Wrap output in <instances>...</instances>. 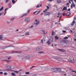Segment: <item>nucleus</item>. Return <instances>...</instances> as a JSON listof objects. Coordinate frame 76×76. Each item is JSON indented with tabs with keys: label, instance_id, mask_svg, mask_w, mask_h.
I'll use <instances>...</instances> for the list:
<instances>
[{
	"label": "nucleus",
	"instance_id": "nucleus-51",
	"mask_svg": "<svg viewBox=\"0 0 76 76\" xmlns=\"http://www.w3.org/2000/svg\"><path fill=\"white\" fill-rule=\"evenodd\" d=\"M46 7L47 8V9H48L49 8V7H48V6H47Z\"/></svg>",
	"mask_w": 76,
	"mask_h": 76
},
{
	"label": "nucleus",
	"instance_id": "nucleus-35",
	"mask_svg": "<svg viewBox=\"0 0 76 76\" xmlns=\"http://www.w3.org/2000/svg\"><path fill=\"white\" fill-rule=\"evenodd\" d=\"M9 9V8H6L5 9V12H6V10H8Z\"/></svg>",
	"mask_w": 76,
	"mask_h": 76
},
{
	"label": "nucleus",
	"instance_id": "nucleus-25",
	"mask_svg": "<svg viewBox=\"0 0 76 76\" xmlns=\"http://www.w3.org/2000/svg\"><path fill=\"white\" fill-rule=\"evenodd\" d=\"M55 38L56 39H58V37L57 36H55Z\"/></svg>",
	"mask_w": 76,
	"mask_h": 76
},
{
	"label": "nucleus",
	"instance_id": "nucleus-8",
	"mask_svg": "<svg viewBox=\"0 0 76 76\" xmlns=\"http://www.w3.org/2000/svg\"><path fill=\"white\" fill-rule=\"evenodd\" d=\"M51 70L52 72H56L57 71V68H52L51 69Z\"/></svg>",
	"mask_w": 76,
	"mask_h": 76
},
{
	"label": "nucleus",
	"instance_id": "nucleus-57",
	"mask_svg": "<svg viewBox=\"0 0 76 76\" xmlns=\"http://www.w3.org/2000/svg\"><path fill=\"white\" fill-rule=\"evenodd\" d=\"M22 69H21L20 70L18 71V72H20V71H22Z\"/></svg>",
	"mask_w": 76,
	"mask_h": 76
},
{
	"label": "nucleus",
	"instance_id": "nucleus-7",
	"mask_svg": "<svg viewBox=\"0 0 76 76\" xmlns=\"http://www.w3.org/2000/svg\"><path fill=\"white\" fill-rule=\"evenodd\" d=\"M58 50L61 52H66V50L63 49H58Z\"/></svg>",
	"mask_w": 76,
	"mask_h": 76
},
{
	"label": "nucleus",
	"instance_id": "nucleus-32",
	"mask_svg": "<svg viewBox=\"0 0 76 76\" xmlns=\"http://www.w3.org/2000/svg\"><path fill=\"white\" fill-rule=\"evenodd\" d=\"M40 43H41V44H43V40H42V39L41 40Z\"/></svg>",
	"mask_w": 76,
	"mask_h": 76
},
{
	"label": "nucleus",
	"instance_id": "nucleus-11",
	"mask_svg": "<svg viewBox=\"0 0 76 76\" xmlns=\"http://www.w3.org/2000/svg\"><path fill=\"white\" fill-rule=\"evenodd\" d=\"M75 23V21L73 20V21L72 22V24H71V26H73Z\"/></svg>",
	"mask_w": 76,
	"mask_h": 76
},
{
	"label": "nucleus",
	"instance_id": "nucleus-38",
	"mask_svg": "<svg viewBox=\"0 0 76 76\" xmlns=\"http://www.w3.org/2000/svg\"><path fill=\"white\" fill-rule=\"evenodd\" d=\"M10 58H11V56H9V57H8V60H9V59H10Z\"/></svg>",
	"mask_w": 76,
	"mask_h": 76
},
{
	"label": "nucleus",
	"instance_id": "nucleus-29",
	"mask_svg": "<svg viewBox=\"0 0 76 76\" xmlns=\"http://www.w3.org/2000/svg\"><path fill=\"white\" fill-rule=\"evenodd\" d=\"M56 59L57 60H58V61H60V58H58V57H56Z\"/></svg>",
	"mask_w": 76,
	"mask_h": 76
},
{
	"label": "nucleus",
	"instance_id": "nucleus-59",
	"mask_svg": "<svg viewBox=\"0 0 76 76\" xmlns=\"http://www.w3.org/2000/svg\"><path fill=\"white\" fill-rule=\"evenodd\" d=\"M72 4H74V2H72Z\"/></svg>",
	"mask_w": 76,
	"mask_h": 76
},
{
	"label": "nucleus",
	"instance_id": "nucleus-26",
	"mask_svg": "<svg viewBox=\"0 0 76 76\" xmlns=\"http://www.w3.org/2000/svg\"><path fill=\"white\" fill-rule=\"evenodd\" d=\"M14 72H15V73H18L19 72V71H14Z\"/></svg>",
	"mask_w": 76,
	"mask_h": 76
},
{
	"label": "nucleus",
	"instance_id": "nucleus-3",
	"mask_svg": "<svg viewBox=\"0 0 76 76\" xmlns=\"http://www.w3.org/2000/svg\"><path fill=\"white\" fill-rule=\"evenodd\" d=\"M35 22H37L36 23H34V25H35L37 26V25H39V21H38V20L36 19L35 20Z\"/></svg>",
	"mask_w": 76,
	"mask_h": 76
},
{
	"label": "nucleus",
	"instance_id": "nucleus-41",
	"mask_svg": "<svg viewBox=\"0 0 76 76\" xmlns=\"http://www.w3.org/2000/svg\"><path fill=\"white\" fill-rule=\"evenodd\" d=\"M38 12V11H36L35 12H33L34 14H35V13H37V12Z\"/></svg>",
	"mask_w": 76,
	"mask_h": 76
},
{
	"label": "nucleus",
	"instance_id": "nucleus-17",
	"mask_svg": "<svg viewBox=\"0 0 76 76\" xmlns=\"http://www.w3.org/2000/svg\"><path fill=\"white\" fill-rule=\"evenodd\" d=\"M61 1V0H57V2L58 3H60Z\"/></svg>",
	"mask_w": 76,
	"mask_h": 76
},
{
	"label": "nucleus",
	"instance_id": "nucleus-60",
	"mask_svg": "<svg viewBox=\"0 0 76 76\" xmlns=\"http://www.w3.org/2000/svg\"><path fill=\"white\" fill-rule=\"evenodd\" d=\"M39 7H42V5L40 4V5H39Z\"/></svg>",
	"mask_w": 76,
	"mask_h": 76
},
{
	"label": "nucleus",
	"instance_id": "nucleus-50",
	"mask_svg": "<svg viewBox=\"0 0 76 76\" xmlns=\"http://www.w3.org/2000/svg\"><path fill=\"white\" fill-rule=\"evenodd\" d=\"M18 51H13V52H12V53H18Z\"/></svg>",
	"mask_w": 76,
	"mask_h": 76
},
{
	"label": "nucleus",
	"instance_id": "nucleus-42",
	"mask_svg": "<svg viewBox=\"0 0 76 76\" xmlns=\"http://www.w3.org/2000/svg\"><path fill=\"white\" fill-rule=\"evenodd\" d=\"M62 15H63V16H65V15H66V13H63L62 14Z\"/></svg>",
	"mask_w": 76,
	"mask_h": 76
},
{
	"label": "nucleus",
	"instance_id": "nucleus-27",
	"mask_svg": "<svg viewBox=\"0 0 76 76\" xmlns=\"http://www.w3.org/2000/svg\"><path fill=\"white\" fill-rule=\"evenodd\" d=\"M1 39H2V40H6V38H4V37H2V38Z\"/></svg>",
	"mask_w": 76,
	"mask_h": 76
},
{
	"label": "nucleus",
	"instance_id": "nucleus-61",
	"mask_svg": "<svg viewBox=\"0 0 76 76\" xmlns=\"http://www.w3.org/2000/svg\"><path fill=\"white\" fill-rule=\"evenodd\" d=\"M5 13L4 14V15H6V11H5Z\"/></svg>",
	"mask_w": 76,
	"mask_h": 76
},
{
	"label": "nucleus",
	"instance_id": "nucleus-33",
	"mask_svg": "<svg viewBox=\"0 0 76 76\" xmlns=\"http://www.w3.org/2000/svg\"><path fill=\"white\" fill-rule=\"evenodd\" d=\"M12 3H15V0H12Z\"/></svg>",
	"mask_w": 76,
	"mask_h": 76
},
{
	"label": "nucleus",
	"instance_id": "nucleus-47",
	"mask_svg": "<svg viewBox=\"0 0 76 76\" xmlns=\"http://www.w3.org/2000/svg\"><path fill=\"white\" fill-rule=\"evenodd\" d=\"M45 69H44V68H43L42 69V70H43V71H45Z\"/></svg>",
	"mask_w": 76,
	"mask_h": 76
},
{
	"label": "nucleus",
	"instance_id": "nucleus-6",
	"mask_svg": "<svg viewBox=\"0 0 76 76\" xmlns=\"http://www.w3.org/2000/svg\"><path fill=\"white\" fill-rule=\"evenodd\" d=\"M61 69L57 68L56 72H61Z\"/></svg>",
	"mask_w": 76,
	"mask_h": 76
},
{
	"label": "nucleus",
	"instance_id": "nucleus-28",
	"mask_svg": "<svg viewBox=\"0 0 76 76\" xmlns=\"http://www.w3.org/2000/svg\"><path fill=\"white\" fill-rule=\"evenodd\" d=\"M8 69H10L11 68V66H7Z\"/></svg>",
	"mask_w": 76,
	"mask_h": 76
},
{
	"label": "nucleus",
	"instance_id": "nucleus-23",
	"mask_svg": "<svg viewBox=\"0 0 76 76\" xmlns=\"http://www.w3.org/2000/svg\"><path fill=\"white\" fill-rule=\"evenodd\" d=\"M41 10L39 11L37 13V15H38V14H39V13H40V12H41Z\"/></svg>",
	"mask_w": 76,
	"mask_h": 76
},
{
	"label": "nucleus",
	"instance_id": "nucleus-37",
	"mask_svg": "<svg viewBox=\"0 0 76 76\" xmlns=\"http://www.w3.org/2000/svg\"><path fill=\"white\" fill-rule=\"evenodd\" d=\"M72 72H74L75 73H76V71H72Z\"/></svg>",
	"mask_w": 76,
	"mask_h": 76
},
{
	"label": "nucleus",
	"instance_id": "nucleus-49",
	"mask_svg": "<svg viewBox=\"0 0 76 76\" xmlns=\"http://www.w3.org/2000/svg\"><path fill=\"white\" fill-rule=\"evenodd\" d=\"M2 74H3V72H0V74L2 75Z\"/></svg>",
	"mask_w": 76,
	"mask_h": 76
},
{
	"label": "nucleus",
	"instance_id": "nucleus-34",
	"mask_svg": "<svg viewBox=\"0 0 76 76\" xmlns=\"http://www.w3.org/2000/svg\"><path fill=\"white\" fill-rule=\"evenodd\" d=\"M2 35H0V39H2Z\"/></svg>",
	"mask_w": 76,
	"mask_h": 76
},
{
	"label": "nucleus",
	"instance_id": "nucleus-62",
	"mask_svg": "<svg viewBox=\"0 0 76 76\" xmlns=\"http://www.w3.org/2000/svg\"><path fill=\"white\" fill-rule=\"evenodd\" d=\"M74 41H76V39H74Z\"/></svg>",
	"mask_w": 76,
	"mask_h": 76
},
{
	"label": "nucleus",
	"instance_id": "nucleus-2",
	"mask_svg": "<svg viewBox=\"0 0 76 76\" xmlns=\"http://www.w3.org/2000/svg\"><path fill=\"white\" fill-rule=\"evenodd\" d=\"M31 57L30 56H25L24 57L22 58L23 60H26L27 58H29Z\"/></svg>",
	"mask_w": 76,
	"mask_h": 76
},
{
	"label": "nucleus",
	"instance_id": "nucleus-15",
	"mask_svg": "<svg viewBox=\"0 0 76 76\" xmlns=\"http://www.w3.org/2000/svg\"><path fill=\"white\" fill-rule=\"evenodd\" d=\"M47 43H48V45H50V44H51V43H50V42L49 40H48V41L47 42Z\"/></svg>",
	"mask_w": 76,
	"mask_h": 76
},
{
	"label": "nucleus",
	"instance_id": "nucleus-24",
	"mask_svg": "<svg viewBox=\"0 0 76 76\" xmlns=\"http://www.w3.org/2000/svg\"><path fill=\"white\" fill-rule=\"evenodd\" d=\"M44 52L42 51H40L38 53H39H39H44Z\"/></svg>",
	"mask_w": 76,
	"mask_h": 76
},
{
	"label": "nucleus",
	"instance_id": "nucleus-10",
	"mask_svg": "<svg viewBox=\"0 0 76 76\" xmlns=\"http://www.w3.org/2000/svg\"><path fill=\"white\" fill-rule=\"evenodd\" d=\"M67 10V7H64L62 11H63L64 10Z\"/></svg>",
	"mask_w": 76,
	"mask_h": 76
},
{
	"label": "nucleus",
	"instance_id": "nucleus-44",
	"mask_svg": "<svg viewBox=\"0 0 76 76\" xmlns=\"http://www.w3.org/2000/svg\"><path fill=\"white\" fill-rule=\"evenodd\" d=\"M14 18H12L11 19V20L13 21L14 20Z\"/></svg>",
	"mask_w": 76,
	"mask_h": 76
},
{
	"label": "nucleus",
	"instance_id": "nucleus-48",
	"mask_svg": "<svg viewBox=\"0 0 76 76\" xmlns=\"http://www.w3.org/2000/svg\"><path fill=\"white\" fill-rule=\"evenodd\" d=\"M7 73L5 72L4 73V75H7Z\"/></svg>",
	"mask_w": 76,
	"mask_h": 76
},
{
	"label": "nucleus",
	"instance_id": "nucleus-39",
	"mask_svg": "<svg viewBox=\"0 0 76 76\" xmlns=\"http://www.w3.org/2000/svg\"><path fill=\"white\" fill-rule=\"evenodd\" d=\"M9 1V0H6V1L5 3H7V2Z\"/></svg>",
	"mask_w": 76,
	"mask_h": 76
},
{
	"label": "nucleus",
	"instance_id": "nucleus-21",
	"mask_svg": "<svg viewBox=\"0 0 76 76\" xmlns=\"http://www.w3.org/2000/svg\"><path fill=\"white\" fill-rule=\"evenodd\" d=\"M25 73L26 75H29V72H26Z\"/></svg>",
	"mask_w": 76,
	"mask_h": 76
},
{
	"label": "nucleus",
	"instance_id": "nucleus-40",
	"mask_svg": "<svg viewBox=\"0 0 76 76\" xmlns=\"http://www.w3.org/2000/svg\"><path fill=\"white\" fill-rule=\"evenodd\" d=\"M7 24H10V22L8 21H7Z\"/></svg>",
	"mask_w": 76,
	"mask_h": 76
},
{
	"label": "nucleus",
	"instance_id": "nucleus-52",
	"mask_svg": "<svg viewBox=\"0 0 76 76\" xmlns=\"http://www.w3.org/2000/svg\"><path fill=\"white\" fill-rule=\"evenodd\" d=\"M39 7V5H37V8H38V7Z\"/></svg>",
	"mask_w": 76,
	"mask_h": 76
},
{
	"label": "nucleus",
	"instance_id": "nucleus-18",
	"mask_svg": "<svg viewBox=\"0 0 76 76\" xmlns=\"http://www.w3.org/2000/svg\"><path fill=\"white\" fill-rule=\"evenodd\" d=\"M13 46L12 45H9L7 46L6 48H9V47H12Z\"/></svg>",
	"mask_w": 76,
	"mask_h": 76
},
{
	"label": "nucleus",
	"instance_id": "nucleus-43",
	"mask_svg": "<svg viewBox=\"0 0 76 76\" xmlns=\"http://www.w3.org/2000/svg\"><path fill=\"white\" fill-rule=\"evenodd\" d=\"M62 32L64 33H65L66 32V31H63Z\"/></svg>",
	"mask_w": 76,
	"mask_h": 76
},
{
	"label": "nucleus",
	"instance_id": "nucleus-56",
	"mask_svg": "<svg viewBox=\"0 0 76 76\" xmlns=\"http://www.w3.org/2000/svg\"><path fill=\"white\" fill-rule=\"evenodd\" d=\"M49 1H52L53 0H49Z\"/></svg>",
	"mask_w": 76,
	"mask_h": 76
},
{
	"label": "nucleus",
	"instance_id": "nucleus-63",
	"mask_svg": "<svg viewBox=\"0 0 76 76\" xmlns=\"http://www.w3.org/2000/svg\"><path fill=\"white\" fill-rule=\"evenodd\" d=\"M41 15H43V13H42L41 14Z\"/></svg>",
	"mask_w": 76,
	"mask_h": 76
},
{
	"label": "nucleus",
	"instance_id": "nucleus-1",
	"mask_svg": "<svg viewBox=\"0 0 76 76\" xmlns=\"http://www.w3.org/2000/svg\"><path fill=\"white\" fill-rule=\"evenodd\" d=\"M64 40L62 41V42H63L66 45H67V37H66L64 38Z\"/></svg>",
	"mask_w": 76,
	"mask_h": 76
},
{
	"label": "nucleus",
	"instance_id": "nucleus-53",
	"mask_svg": "<svg viewBox=\"0 0 76 76\" xmlns=\"http://www.w3.org/2000/svg\"><path fill=\"white\" fill-rule=\"evenodd\" d=\"M68 11H70V9L69 8L68 10Z\"/></svg>",
	"mask_w": 76,
	"mask_h": 76
},
{
	"label": "nucleus",
	"instance_id": "nucleus-36",
	"mask_svg": "<svg viewBox=\"0 0 76 76\" xmlns=\"http://www.w3.org/2000/svg\"><path fill=\"white\" fill-rule=\"evenodd\" d=\"M9 6L10 8V7H12V5H11V4H9Z\"/></svg>",
	"mask_w": 76,
	"mask_h": 76
},
{
	"label": "nucleus",
	"instance_id": "nucleus-46",
	"mask_svg": "<svg viewBox=\"0 0 76 76\" xmlns=\"http://www.w3.org/2000/svg\"><path fill=\"white\" fill-rule=\"evenodd\" d=\"M69 3H70V4H71V1H70V0H69Z\"/></svg>",
	"mask_w": 76,
	"mask_h": 76
},
{
	"label": "nucleus",
	"instance_id": "nucleus-30",
	"mask_svg": "<svg viewBox=\"0 0 76 76\" xmlns=\"http://www.w3.org/2000/svg\"><path fill=\"white\" fill-rule=\"evenodd\" d=\"M42 31L43 32V34H45V31L44 30H42Z\"/></svg>",
	"mask_w": 76,
	"mask_h": 76
},
{
	"label": "nucleus",
	"instance_id": "nucleus-22",
	"mask_svg": "<svg viewBox=\"0 0 76 76\" xmlns=\"http://www.w3.org/2000/svg\"><path fill=\"white\" fill-rule=\"evenodd\" d=\"M3 14H4V12H2L1 13H0V16H1L2 15H3Z\"/></svg>",
	"mask_w": 76,
	"mask_h": 76
},
{
	"label": "nucleus",
	"instance_id": "nucleus-13",
	"mask_svg": "<svg viewBox=\"0 0 76 76\" xmlns=\"http://www.w3.org/2000/svg\"><path fill=\"white\" fill-rule=\"evenodd\" d=\"M68 61L69 62V63H74V62H75L74 61H71L70 60H68Z\"/></svg>",
	"mask_w": 76,
	"mask_h": 76
},
{
	"label": "nucleus",
	"instance_id": "nucleus-54",
	"mask_svg": "<svg viewBox=\"0 0 76 76\" xmlns=\"http://www.w3.org/2000/svg\"><path fill=\"white\" fill-rule=\"evenodd\" d=\"M70 32H71V33H73V31H72V30H70Z\"/></svg>",
	"mask_w": 76,
	"mask_h": 76
},
{
	"label": "nucleus",
	"instance_id": "nucleus-14",
	"mask_svg": "<svg viewBox=\"0 0 76 76\" xmlns=\"http://www.w3.org/2000/svg\"><path fill=\"white\" fill-rule=\"evenodd\" d=\"M11 75L13 76H16V74L15 73H11Z\"/></svg>",
	"mask_w": 76,
	"mask_h": 76
},
{
	"label": "nucleus",
	"instance_id": "nucleus-9",
	"mask_svg": "<svg viewBox=\"0 0 76 76\" xmlns=\"http://www.w3.org/2000/svg\"><path fill=\"white\" fill-rule=\"evenodd\" d=\"M50 14V12H48L45 13V14H44V16H46L47 15L49 16Z\"/></svg>",
	"mask_w": 76,
	"mask_h": 76
},
{
	"label": "nucleus",
	"instance_id": "nucleus-31",
	"mask_svg": "<svg viewBox=\"0 0 76 76\" xmlns=\"http://www.w3.org/2000/svg\"><path fill=\"white\" fill-rule=\"evenodd\" d=\"M54 34H55V33L54 32V31H53L52 33V35H54Z\"/></svg>",
	"mask_w": 76,
	"mask_h": 76
},
{
	"label": "nucleus",
	"instance_id": "nucleus-64",
	"mask_svg": "<svg viewBox=\"0 0 76 76\" xmlns=\"http://www.w3.org/2000/svg\"><path fill=\"white\" fill-rule=\"evenodd\" d=\"M33 26H32L31 27H30V28H33Z\"/></svg>",
	"mask_w": 76,
	"mask_h": 76
},
{
	"label": "nucleus",
	"instance_id": "nucleus-55",
	"mask_svg": "<svg viewBox=\"0 0 76 76\" xmlns=\"http://www.w3.org/2000/svg\"><path fill=\"white\" fill-rule=\"evenodd\" d=\"M75 19H76V18L74 17V20H75Z\"/></svg>",
	"mask_w": 76,
	"mask_h": 76
},
{
	"label": "nucleus",
	"instance_id": "nucleus-19",
	"mask_svg": "<svg viewBox=\"0 0 76 76\" xmlns=\"http://www.w3.org/2000/svg\"><path fill=\"white\" fill-rule=\"evenodd\" d=\"M26 15H27V13L24 14L22 15V17H23V16H26Z\"/></svg>",
	"mask_w": 76,
	"mask_h": 76
},
{
	"label": "nucleus",
	"instance_id": "nucleus-12",
	"mask_svg": "<svg viewBox=\"0 0 76 76\" xmlns=\"http://www.w3.org/2000/svg\"><path fill=\"white\" fill-rule=\"evenodd\" d=\"M25 35H29V32H26L25 33Z\"/></svg>",
	"mask_w": 76,
	"mask_h": 76
},
{
	"label": "nucleus",
	"instance_id": "nucleus-5",
	"mask_svg": "<svg viewBox=\"0 0 76 76\" xmlns=\"http://www.w3.org/2000/svg\"><path fill=\"white\" fill-rule=\"evenodd\" d=\"M30 20L29 18H26L25 19L24 21H25L26 22H28Z\"/></svg>",
	"mask_w": 76,
	"mask_h": 76
},
{
	"label": "nucleus",
	"instance_id": "nucleus-20",
	"mask_svg": "<svg viewBox=\"0 0 76 76\" xmlns=\"http://www.w3.org/2000/svg\"><path fill=\"white\" fill-rule=\"evenodd\" d=\"M4 8V7H2L0 9V11H1V10H3V9Z\"/></svg>",
	"mask_w": 76,
	"mask_h": 76
},
{
	"label": "nucleus",
	"instance_id": "nucleus-16",
	"mask_svg": "<svg viewBox=\"0 0 76 76\" xmlns=\"http://www.w3.org/2000/svg\"><path fill=\"white\" fill-rule=\"evenodd\" d=\"M71 15V13L69 12H67V16H70Z\"/></svg>",
	"mask_w": 76,
	"mask_h": 76
},
{
	"label": "nucleus",
	"instance_id": "nucleus-45",
	"mask_svg": "<svg viewBox=\"0 0 76 76\" xmlns=\"http://www.w3.org/2000/svg\"><path fill=\"white\" fill-rule=\"evenodd\" d=\"M36 50H37V51H38V50H39V48H36Z\"/></svg>",
	"mask_w": 76,
	"mask_h": 76
},
{
	"label": "nucleus",
	"instance_id": "nucleus-4",
	"mask_svg": "<svg viewBox=\"0 0 76 76\" xmlns=\"http://www.w3.org/2000/svg\"><path fill=\"white\" fill-rule=\"evenodd\" d=\"M75 6H76L75 4H71V9H72L73 7H75Z\"/></svg>",
	"mask_w": 76,
	"mask_h": 76
},
{
	"label": "nucleus",
	"instance_id": "nucleus-58",
	"mask_svg": "<svg viewBox=\"0 0 76 76\" xmlns=\"http://www.w3.org/2000/svg\"><path fill=\"white\" fill-rule=\"evenodd\" d=\"M43 12H44V13H45V12H46V11L45 10H44L43 11Z\"/></svg>",
	"mask_w": 76,
	"mask_h": 76
}]
</instances>
